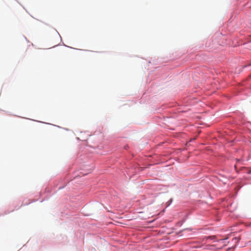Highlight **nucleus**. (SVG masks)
<instances>
[{
	"label": "nucleus",
	"instance_id": "1",
	"mask_svg": "<svg viewBox=\"0 0 251 251\" xmlns=\"http://www.w3.org/2000/svg\"><path fill=\"white\" fill-rule=\"evenodd\" d=\"M216 238V236H208V237H206V238L207 239H211V240H214V239H215Z\"/></svg>",
	"mask_w": 251,
	"mask_h": 251
},
{
	"label": "nucleus",
	"instance_id": "3",
	"mask_svg": "<svg viewBox=\"0 0 251 251\" xmlns=\"http://www.w3.org/2000/svg\"><path fill=\"white\" fill-rule=\"evenodd\" d=\"M172 199H171V200H170V202H172Z\"/></svg>",
	"mask_w": 251,
	"mask_h": 251
},
{
	"label": "nucleus",
	"instance_id": "2",
	"mask_svg": "<svg viewBox=\"0 0 251 251\" xmlns=\"http://www.w3.org/2000/svg\"><path fill=\"white\" fill-rule=\"evenodd\" d=\"M234 239L235 240H237V239L236 238H235Z\"/></svg>",
	"mask_w": 251,
	"mask_h": 251
}]
</instances>
